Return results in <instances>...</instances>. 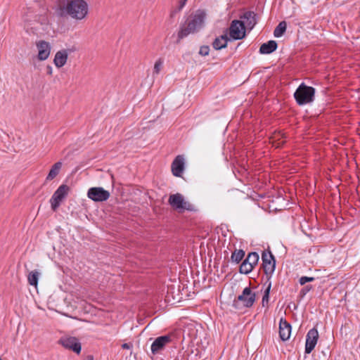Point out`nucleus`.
I'll return each instance as SVG.
<instances>
[{
	"mask_svg": "<svg viewBox=\"0 0 360 360\" xmlns=\"http://www.w3.org/2000/svg\"><path fill=\"white\" fill-rule=\"evenodd\" d=\"M229 39L227 35L223 34L214 39L212 43L213 48L216 50H220L221 49L226 48L227 46Z\"/></svg>",
	"mask_w": 360,
	"mask_h": 360,
	"instance_id": "nucleus-19",
	"label": "nucleus"
},
{
	"mask_svg": "<svg viewBox=\"0 0 360 360\" xmlns=\"http://www.w3.org/2000/svg\"><path fill=\"white\" fill-rule=\"evenodd\" d=\"M37 47L38 49L39 60H44L48 58L51 52V46L49 43L45 41H39L37 42Z\"/></svg>",
	"mask_w": 360,
	"mask_h": 360,
	"instance_id": "nucleus-13",
	"label": "nucleus"
},
{
	"mask_svg": "<svg viewBox=\"0 0 360 360\" xmlns=\"http://www.w3.org/2000/svg\"><path fill=\"white\" fill-rule=\"evenodd\" d=\"M187 0H181L179 3V10H181L184 8L186 3Z\"/></svg>",
	"mask_w": 360,
	"mask_h": 360,
	"instance_id": "nucleus-33",
	"label": "nucleus"
},
{
	"mask_svg": "<svg viewBox=\"0 0 360 360\" xmlns=\"http://www.w3.org/2000/svg\"><path fill=\"white\" fill-rule=\"evenodd\" d=\"M0 360H2L1 357H0Z\"/></svg>",
	"mask_w": 360,
	"mask_h": 360,
	"instance_id": "nucleus-37",
	"label": "nucleus"
},
{
	"mask_svg": "<svg viewBox=\"0 0 360 360\" xmlns=\"http://www.w3.org/2000/svg\"><path fill=\"white\" fill-rule=\"evenodd\" d=\"M229 35L232 39H241L245 36V27L240 20H233L229 27Z\"/></svg>",
	"mask_w": 360,
	"mask_h": 360,
	"instance_id": "nucleus-7",
	"label": "nucleus"
},
{
	"mask_svg": "<svg viewBox=\"0 0 360 360\" xmlns=\"http://www.w3.org/2000/svg\"><path fill=\"white\" fill-rule=\"evenodd\" d=\"M271 140L275 147H280L285 142V135L281 132L276 133L271 137Z\"/></svg>",
	"mask_w": 360,
	"mask_h": 360,
	"instance_id": "nucleus-21",
	"label": "nucleus"
},
{
	"mask_svg": "<svg viewBox=\"0 0 360 360\" xmlns=\"http://www.w3.org/2000/svg\"><path fill=\"white\" fill-rule=\"evenodd\" d=\"M40 273L37 270L32 271L29 273L27 281L30 285L37 286Z\"/></svg>",
	"mask_w": 360,
	"mask_h": 360,
	"instance_id": "nucleus-22",
	"label": "nucleus"
},
{
	"mask_svg": "<svg viewBox=\"0 0 360 360\" xmlns=\"http://www.w3.org/2000/svg\"><path fill=\"white\" fill-rule=\"evenodd\" d=\"M110 193L103 188H91V200L94 201H105L108 199Z\"/></svg>",
	"mask_w": 360,
	"mask_h": 360,
	"instance_id": "nucleus-14",
	"label": "nucleus"
},
{
	"mask_svg": "<svg viewBox=\"0 0 360 360\" xmlns=\"http://www.w3.org/2000/svg\"><path fill=\"white\" fill-rule=\"evenodd\" d=\"M172 341L170 335H163L157 338L151 345V352L153 354H158L165 347Z\"/></svg>",
	"mask_w": 360,
	"mask_h": 360,
	"instance_id": "nucleus-11",
	"label": "nucleus"
},
{
	"mask_svg": "<svg viewBox=\"0 0 360 360\" xmlns=\"http://www.w3.org/2000/svg\"><path fill=\"white\" fill-rule=\"evenodd\" d=\"M87 197L90 198V195H91V193H90V188L88 189L86 192Z\"/></svg>",
	"mask_w": 360,
	"mask_h": 360,
	"instance_id": "nucleus-35",
	"label": "nucleus"
},
{
	"mask_svg": "<svg viewBox=\"0 0 360 360\" xmlns=\"http://www.w3.org/2000/svg\"><path fill=\"white\" fill-rule=\"evenodd\" d=\"M48 73L51 74L52 73V68L51 67H48Z\"/></svg>",
	"mask_w": 360,
	"mask_h": 360,
	"instance_id": "nucleus-36",
	"label": "nucleus"
},
{
	"mask_svg": "<svg viewBox=\"0 0 360 360\" xmlns=\"http://www.w3.org/2000/svg\"><path fill=\"white\" fill-rule=\"evenodd\" d=\"M87 197L90 198V195H91V193H90V188L88 189L86 192Z\"/></svg>",
	"mask_w": 360,
	"mask_h": 360,
	"instance_id": "nucleus-34",
	"label": "nucleus"
},
{
	"mask_svg": "<svg viewBox=\"0 0 360 360\" xmlns=\"http://www.w3.org/2000/svg\"><path fill=\"white\" fill-rule=\"evenodd\" d=\"M287 25L285 21L281 22L274 31V35L275 37H281L286 30Z\"/></svg>",
	"mask_w": 360,
	"mask_h": 360,
	"instance_id": "nucleus-23",
	"label": "nucleus"
},
{
	"mask_svg": "<svg viewBox=\"0 0 360 360\" xmlns=\"http://www.w3.org/2000/svg\"><path fill=\"white\" fill-rule=\"evenodd\" d=\"M68 53L65 50L58 51L54 58V64L58 68L63 67L67 62Z\"/></svg>",
	"mask_w": 360,
	"mask_h": 360,
	"instance_id": "nucleus-18",
	"label": "nucleus"
},
{
	"mask_svg": "<svg viewBox=\"0 0 360 360\" xmlns=\"http://www.w3.org/2000/svg\"><path fill=\"white\" fill-rule=\"evenodd\" d=\"M315 280L314 277H309V276H302L299 279V283L300 285H304L307 282H311Z\"/></svg>",
	"mask_w": 360,
	"mask_h": 360,
	"instance_id": "nucleus-29",
	"label": "nucleus"
},
{
	"mask_svg": "<svg viewBox=\"0 0 360 360\" xmlns=\"http://www.w3.org/2000/svg\"><path fill=\"white\" fill-rule=\"evenodd\" d=\"M291 334V326L285 319H281L279 322V336L283 341L288 340Z\"/></svg>",
	"mask_w": 360,
	"mask_h": 360,
	"instance_id": "nucleus-15",
	"label": "nucleus"
},
{
	"mask_svg": "<svg viewBox=\"0 0 360 360\" xmlns=\"http://www.w3.org/2000/svg\"><path fill=\"white\" fill-rule=\"evenodd\" d=\"M247 261L251 266L255 267L259 261V255L257 252H250L248 254L247 258L245 259Z\"/></svg>",
	"mask_w": 360,
	"mask_h": 360,
	"instance_id": "nucleus-24",
	"label": "nucleus"
},
{
	"mask_svg": "<svg viewBox=\"0 0 360 360\" xmlns=\"http://www.w3.org/2000/svg\"><path fill=\"white\" fill-rule=\"evenodd\" d=\"M122 347L125 349H130L132 347V345L131 343H124L122 345Z\"/></svg>",
	"mask_w": 360,
	"mask_h": 360,
	"instance_id": "nucleus-32",
	"label": "nucleus"
},
{
	"mask_svg": "<svg viewBox=\"0 0 360 360\" xmlns=\"http://www.w3.org/2000/svg\"><path fill=\"white\" fill-rule=\"evenodd\" d=\"M185 159L183 155H177L172 163V172L174 176H181L184 170Z\"/></svg>",
	"mask_w": 360,
	"mask_h": 360,
	"instance_id": "nucleus-12",
	"label": "nucleus"
},
{
	"mask_svg": "<svg viewBox=\"0 0 360 360\" xmlns=\"http://www.w3.org/2000/svg\"><path fill=\"white\" fill-rule=\"evenodd\" d=\"M253 268L254 267L251 266L247 261L244 260L240 266V272L241 274H248L252 271Z\"/></svg>",
	"mask_w": 360,
	"mask_h": 360,
	"instance_id": "nucleus-26",
	"label": "nucleus"
},
{
	"mask_svg": "<svg viewBox=\"0 0 360 360\" xmlns=\"http://www.w3.org/2000/svg\"><path fill=\"white\" fill-rule=\"evenodd\" d=\"M315 89L302 83L294 94V97L300 105L309 103L314 101Z\"/></svg>",
	"mask_w": 360,
	"mask_h": 360,
	"instance_id": "nucleus-2",
	"label": "nucleus"
},
{
	"mask_svg": "<svg viewBox=\"0 0 360 360\" xmlns=\"http://www.w3.org/2000/svg\"><path fill=\"white\" fill-rule=\"evenodd\" d=\"M66 11L71 17L82 19L87 13V4L82 0L72 1L67 5Z\"/></svg>",
	"mask_w": 360,
	"mask_h": 360,
	"instance_id": "nucleus-4",
	"label": "nucleus"
},
{
	"mask_svg": "<svg viewBox=\"0 0 360 360\" xmlns=\"http://www.w3.org/2000/svg\"><path fill=\"white\" fill-rule=\"evenodd\" d=\"M312 289L311 285H306L301 290V293L304 295Z\"/></svg>",
	"mask_w": 360,
	"mask_h": 360,
	"instance_id": "nucleus-31",
	"label": "nucleus"
},
{
	"mask_svg": "<svg viewBox=\"0 0 360 360\" xmlns=\"http://www.w3.org/2000/svg\"><path fill=\"white\" fill-rule=\"evenodd\" d=\"M169 204L179 212H183L185 210L187 211H195V207L190 202L186 200L184 196L180 193H175L170 195L169 200Z\"/></svg>",
	"mask_w": 360,
	"mask_h": 360,
	"instance_id": "nucleus-3",
	"label": "nucleus"
},
{
	"mask_svg": "<svg viewBox=\"0 0 360 360\" xmlns=\"http://www.w3.org/2000/svg\"><path fill=\"white\" fill-rule=\"evenodd\" d=\"M210 48L208 46H202L200 47L199 54L202 56H206L209 54Z\"/></svg>",
	"mask_w": 360,
	"mask_h": 360,
	"instance_id": "nucleus-30",
	"label": "nucleus"
},
{
	"mask_svg": "<svg viewBox=\"0 0 360 360\" xmlns=\"http://www.w3.org/2000/svg\"><path fill=\"white\" fill-rule=\"evenodd\" d=\"M59 343L65 348L72 350L77 354H79L81 352V344L75 337H62L59 340Z\"/></svg>",
	"mask_w": 360,
	"mask_h": 360,
	"instance_id": "nucleus-9",
	"label": "nucleus"
},
{
	"mask_svg": "<svg viewBox=\"0 0 360 360\" xmlns=\"http://www.w3.org/2000/svg\"><path fill=\"white\" fill-rule=\"evenodd\" d=\"M164 60L162 58H158L154 65L153 68V75H158L163 66Z\"/></svg>",
	"mask_w": 360,
	"mask_h": 360,
	"instance_id": "nucleus-27",
	"label": "nucleus"
},
{
	"mask_svg": "<svg viewBox=\"0 0 360 360\" xmlns=\"http://www.w3.org/2000/svg\"><path fill=\"white\" fill-rule=\"evenodd\" d=\"M271 288V284L268 285V287L266 288L264 291V294L262 297V304L264 306L265 303L267 304L269 302V291Z\"/></svg>",
	"mask_w": 360,
	"mask_h": 360,
	"instance_id": "nucleus-28",
	"label": "nucleus"
},
{
	"mask_svg": "<svg viewBox=\"0 0 360 360\" xmlns=\"http://www.w3.org/2000/svg\"><path fill=\"white\" fill-rule=\"evenodd\" d=\"M70 190V188L68 185L62 184L53 193L50 199L51 207L53 211L58 210L61 202L67 198Z\"/></svg>",
	"mask_w": 360,
	"mask_h": 360,
	"instance_id": "nucleus-5",
	"label": "nucleus"
},
{
	"mask_svg": "<svg viewBox=\"0 0 360 360\" xmlns=\"http://www.w3.org/2000/svg\"><path fill=\"white\" fill-rule=\"evenodd\" d=\"M256 300V295L252 292L250 287L243 289L242 294L238 295V300L236 301L235 305L238 306L240 303L245 307H251Z\"/></svg>",
	"mask_w": 360,
	"mask_h": 360,
	"instance_id": "nucleus-6",
	"label": "nucleus"
},
{
	"mask_svg": "<svg viewBox=\"0 0 360 360\" xmlns=\"http://www.w3.org/2000/svg\"><path fill=\"white\" fill-rule=\"evenodd\" d=\"M319 333L316 328L309 330L306 336L305 353L310 354L317 344Z\"/></svg>",
	"mask_w": 360,
	"mask_h": 360,
	"instance_id": "nucleus-10",
	"label": "nucleus"
},
{
	"mask_svg": "<svg viewBox=\"0 0 360 360\" xmlns=\"http://www.w3.org/2000/svg\"><path fill=\"white\" fill-rule=\"evenodd\" d=\"M262 265L266 274H271L275 270L276 262L270 251H264L262 254Z\"/></svg>",
	"mask_w": 360,
	"mask_h": 360,
	"instance_id": "nucleus-8",
	"label": "nucleus"
},
{
	"mask_svg": "<svg viewBox=\"0 0 360 360\" xmlns=\"http://www.w3.org/2000/svg\"><path fill=\"white\" fill-rule=\"evenodd\" d=\"M243 20L241 21L243 23L245 29L252 30L257 23L256 15L252 11L245 12L243 16H241Z\"/></svg>",
	"mask_w": 360,
	"mask_h": 360,
	"instance_id": "nucleus-16",
	"label": "nucleus"
},
{
	"mask_svg": "<svg viewBox=\"0 0 360 360\" xmlns=\"http://www.w3.org/2000/svg\"><path fill=\"white\" fill-rule=\"evenodd\" d=\"M205 14L202 11H198L193 18L188 22L187 26L181 29L178 34L180 39H183L191 33H194L203 26Z\"/></svg>",
	"mask_w": 360,
	"mask_h": 360,
	"instance_id": "nucleus-1",
	"label": "nucleus"
},
{
	"mask_svg": "<svg viewBox=\"0 0 360 360\" xmlns=\"http://www.w3.org/2000/svg\"><path fill=\"white\" fill-rule=\"evenodd\" d=\"M277 49V43L274 40H270L264 43L259 48V53L262 54H269Z\"/></svg>",
	"mask_w": 360,
	"mask_h": 360,
	"instance_id": "nucleus-17",
	"label": "nucleus"
},
{
	"mask_svg": "<svg viewBox=\"0 0 360 360\" xmlns=\"http://www.w3.org/2000/svg\"><path fill=\"white\" fill-rule=\"evenodd\" d=\"M245 256V252L242 250H236L232 253L231 259L232 261L238 263L242 260Z\"/></svg>",
	"mask_w": 360,
	"mask_h": 360,
	"instance_id": "nucleus-25",
	"label": "nucleus"
},
{
	"mask_svg": "<svg viewBox=\"0 0 360 360\" xmlns=\"http://www.w3.org/2000/svg\"><path fill=\"white\" fill-rule=\"evenodd\" d=\"M62 167V162H56L51 168L46 178V181H51L53 179H55L57 175L59 174L60 169Z\"/></svg>",
	"mask_w": 360,
	"mask_h": 360,
	"instance_id": "nucleus-20",
	"label": "nucleus"
}]
</instances>
